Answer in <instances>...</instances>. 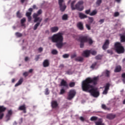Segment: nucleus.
Segmentation results:
<instances>
[{
    "instance_id": "31",
    "label": "nucleus",
    "mask_w": 125,
    "mask_h": 125,
    "mask_svg": "<svg viewBox=\"0 0 125 125\" xmlns=\"http://www.w3.org/2000/svg\"><path fill=\"white\" fill-rule=\"evenodd\" d=\"M62 20L66 21V20H68V15L64 14L62 17Z\"/></svg>"
},
{
    "instance_id": "61",
    "label": "nucleus",
    "mask_w": 125,
    "mask_h": 125,
    "mask_svg": "<svg viewBox=\"0 0 125 125\" xmlns=\"http://www.w3.org/2000/svg\"><path fill=\"white\" fill-rule=\"evenodd\" d=\"M33 9H38V7H37V5H33Z\"/></svg>"
},
{
    "instance_id": "2",
    "label": "nucleus",
    "mask_w": 125,
    "mask_h": 125,
    "mask_svg": "<svg viewBox=\"0 0 125 125\" xmlns=\"http://www.w3.org/2000/svg\"><path fill=\"white\" fill-rule=\"evenodd\" d=\"M50 39L52 42L56 43V46L59 49H61L67 43L66 42H63L64 38L63 37V33L61 32L54 34Z\"/></svg>"
},
{
    "instance_id": "18",
    "label": "nucleus",
    "mask_w": 125,
    "mask_h": 125,
    "mask_svg": "<svg viewBox=\"0 0 125 125\" xmlns=\"http://www.w3.org/2000/svg\"><path fill=\"white\" fill-rule=\"evenodd\" d=\"M51 106L54 109H55L57 107H58V103H57V101H53L51 103Z\"/></svg>"
},
{
    "instance_id": "52",
    "label": "nucleus",
    "mask_w": 125,
    "mask_h": 125,
    "mask_svg": "<svg viewBox=\"0 0 125 125\" xmlns=\"http://www.w3.org/2000/svg\"><path fill=\"white\" fill-rule=\"evenodd\" d=\"M90 53L92 55H96V53H97V52H96V51H92L91 52H90Z\"/></svg>"
},
{
    "instance_id": "5",
    "label": "nucleus",
    "mask_w": 125,
    "mask_h": 125,
    "mask_svg": "<svg viewBox=\"0 0 125 125\" xmlns=\"http://www.w3.org/2000/svg\"><path fill=\"white\" fill-rule=\"evenodd\" d=\"M79 40H80V42H89V44H92L93 43V41L91 38H89L87 36H82L79 38Z\"/></svg>"
},
{
    "instance_id": "40",
    "label": "nucleus",
    "mask_w": 125,
    "mask_h": 125,
    "mask_svg": "<svg viewBox=\"0 0 125 125\" xmlns=\"http://www.w3.org/2000/svg\"><path fill=\"white\" fill-rule=\"evenodd\" d=\"M65 92H66V91L65 90V89L62 88L60 90V94L61 95L64 94Z\"/></svg>"
},
{
    "instance_id": "30",
    "label": "nucleus",
    "mask_w": 125,
    "mask_h": 125,
    "mask_svg": "<svg viewBox=\"0 0 125 125\" xmlns=\"http://www.w3.org/2000/svg\"><path fill=\"white\" fill-rule=\"evenodd\" d=\"M16 15H17V17H18V18H22V14H21V13H20V11H18L17 12Z\"/></svg>"
},
{
    "instance_id": "1",
    "label": "nucleus",
    "mask_w": 125,
    "mask_h": 125,
    "mask_svg": "<svg viewBox=\"0 0 125 125\" xmlns=\"http://www.w3.org/2000/svg\"><path fill=\"white\" fill-rule=\"evenodd\" d=\"M98 77L91 78L88 77L84 80L82 83V89L83 91L89 92L91 96L95 98H97L100 95V92L98 88L93 85H96L98 82ZM91 84H93L91 85Z\"/></svg>"
},
{
    "instance_id": "36",
    "label": "nucleus",
    "mask_w": 125,
    "mask_h": 125,
    "mask_svg": "<svg viewBox=\"0 0 125 125\" xmlns=\"http://www.w3.org/2000/svg\"><path fill=\"white\" fill-rule=\"evenodd\" d=\"M97 65V62H95L93 63H92V64L91 65V66H90V68L91 69H94V68H95V66Z\"/></svg>"
},
{
    "instance_id": "12",
    "label": "nucleus",
    "mask_w": 125,
    "mask_h": 125,
    "mask_svg": "<svg viewBox=\"0 0 125 125\" xmlns=\"http://www.w3.org/2000/svg\"><path fill=\"white\" fill-rule=\"evenodd\" d=\"M19 110H20V111H23L24 114H26V113H27V111L26 110V105L25 104H23L19 106Z\"/></svg>"
},
{
    "instance_id": "45",
    "label": "nucleus",
    "mask_w": 125,
    "mask_h": 125,
    "mask_svg": "<svg viewBox=\"0 0 125 125\" xmlns=\"http://www.w3.org/2000/svg\"><path fill=\"white\" fill-rule=\"evenodd\" d=\"M88 19L89 20V23H90V24H91V23H92V22H93L94 21L93 18L92 17H89Z\"/></svg>"
},
{
    "instance_id": "15",
    "label": "nucleus",
    "mask_w": 125,
    "mask_h": 125,
    "mask_svg": "<svg viewBox=\"0 0 125 125\" xmlns=\"http://www.w3.org/2000/svg\"><path fill=\"white\" fill-rule=\"evenodd\" d=\"M42 19L38 20V22L35 24L33 27V29L34 30V31H36V30L38 29V27H39V26L41 25V22H42Z\"/></svg>"
},
{
    "instance_id": "39",
    "label": "nucleus",
    "mask_w": 125,
    "mask_h": 125,
    "mask_svg": "<svg viewBox=\"0 0 125 125\" xmlns=\"http://www.w3.org/2000/svg\"><path fill=\"white\" fill-rule=\"evenodd\" d=\"M25 22H26V19L23 18L21 21V24H22V26H24L23 24H24Z\"/></svg>"
},
{
    "instance_id": "4",
    "label": "nucleus",
    "mask_w": 125,
    "mask_h": 125,
    "mask_svg": "<svg viewBox=\"0 0 125 125\" xmlns=\"http://www.w3.org/2000/svg\"><path fill=\"white\" fill-rule=\"evenodd\" d=\"M114 49L118 54H123L125 52V47L120 42H116L115 43Z\"/></svg>"
},
{
    "instance_id": "37",
    "label": "nucleus",
    "mask_w": 125,
    "mask_h": 125,
    "mask_svg": "<svg viewBox=\"0 0 125 125\" xmlns=\"http://www.w3.org/2000/svg\"><path fill=\"white\" fill-rule=\"evenodd\" d=\"M102 58V56L100 55H98L95 57V59H96V60H101Z\"/></svg>"
},
{
    "instance_id": "55",
    "label": "nucleus",
    "mask_w": 125,
    "mask_h": 125,
    "mask_svg": "<svg viewBox=\"0 0 125 125\" xmlns=\"http://www.w3.org/2000/svg\"><path fill=\"white\" fill-rule=\"evenodd\" d=\"M104 21H105V19H101L99 22L100 23V24H103V23H104Z\"/></svg>"
},
{
    "instance_id": "57",
    "label": "nucleus",
    "mask_w": 125,
    "mask_h": 125,
    "mask_svg": "<svg viewBox=\"0 0 125 125\" xmlns=\"http://www.w3.org/2000/svg\"><path fill=\"white\" fill-rule=\"evenodd\" d=\"M75 57H77V55L76 54H74L73 55H72L71 56V59H73L75 58Z\"/></svg>"
},
{
    "instance_id": "60",
    "label": "nucleus",
    "mask_w": 125,
    "mask_h": 125,
    "mask_svg": "<svg viewBox=\"0 0 125 125\" xmlns=\"http://www.w3.org/2000/svg\"><path fill=\"white\" fill-rule=\"evenodd\" d=\"M38 50L40 52H42V50H43V49L42 47H40L38 49Z\"/></svg>"
},
{
    "instance_id": "38",
    "label": "nucleus",
    "mask_w": 125,
    "mask_h": 125,
    "mask_svg": "<svg viewBox=\"0 0 125 125\" xmlns=\"http://www.w3.org/2000/svg\"><path fill=\"white\" fill-rule=\"evenodd\" d=\"M101 3H102V0H97L96 2V4L98 6L100 5Z\"/></svg>"
},
{
    "instance_id": "19",
    "label": "nucleus",
    "mask_w": 125,
    "mask_h": 125,
    "mask_svg": "<svg viewBox=\"0 0 125 125\" xmlns=\"http://www.w3.org/2000/svg\"><path fill=\"white\" fill-rule=\"evenodd\" d=\"M122 71V66L121 65H117L114 69L115 73H120Z\"/></svg>"
},
{
    "instance_id": "48",
    "label": "nucleus",
    "mask_w": 125,
    "mask_h": 125,
    "mask_svg": "<svg viewBox=\"0 0 125 125\" xmlns=\"http://www.w3.org/2000/svg\"><path fill=\"white\" fill-rule=\"evenodd\" d=\"M40 56H41L40 55H37L35 57V60L36 61H39V60L40 59Z\"/></svg>"
},
{
    "instance_id": "63",
    "label": "nucleus",
    "mask_w": 125,
    "mask_h": 125,
    "mask_svg": "<svg viewBox=\"0 0 125 125\" xmlns=\"http://www.w3.org/2000/svg\"><path fill=\"white\" fill-rule=\"evenodd\" d=\"M28 60H29V58H28V57H26L25 58V61L26 62H27V61H28Z\"/></svg>"
},
{
    "instance_id": "20",
    "label": "nucleus",
    "mask_w": 125,
    "mask_h": 125,
    "mask_svg": "<svg viewBox=\"0 0 125 125\" xmlns=\"http://www.w3.org/2000/svg\"><path fill=\"white\" fill-rule=\"evenodd\" d=\"M79 17L80 19H85V18H87L86 15L83 13H79Z\"/></svg>"
},
{
    "instance_id": "25",
    "label": "nucleus",
    "mask_w": 125,
    "mask_h": 125,
    "mask_svg": "<svg viewBox=\"0 0 125 125\" xmlns=\"http://www.w3.org/2000/svg\"><path fill=\"white\" fill-rule=\"evenodd\" d=\"M23 78H21L18 82L15 84V86H18L19 85H20V84H22V83H23Z\"/></svg>"
},
{
    "instance_id": "46",
    "label": "nucleus",
    "mask_w": 125,
    "mask_h": 125,
    "mask_svg": "<svg viewBox=\"0 0 125 125\" xmlns=\"http://www.w3.org/2000/svg\"><path fill=\"white\" fill-rule=\"evenodd\" d=\"M45 95H48V94H49V91H48V88H46L45 89Z\"/></svg>"
},
{
    "instance_id": "14",
    "label": "nucleus",
    "mask_w": 125,
    "mask_h": 125,
    "mask_svg": "<svg viewBox=\"0 0 125 125\" xmlns=\"http://www.w3.org/2000/svg\"><path fill=\"white\" fill-rule=\"evenodd\" d=\"M90 54V50H86L85 51H83V53L82 54V55L84 57H88Z\"/></svg>"
},
{
    "instance_id": "64",
    "label": "nucleus",
    "mask_w": 125,
    "mask_h": 125,
    "mask_svg": "<svg viewBox=\"0 0 125 125\" xmlns=\"http://www.w3.org/2000/svg\"><path fill=\"white\" fill-rule=\"evenodd\" d=\"M59 68H64V65L63 64H60L59 66Z\"/></svg>"
},
{
    "instance_id": "8",
    "label": "nucleus",
    "mask_w": 125,
    "mask_h": 125,
    "mask_svg": "<svg viewBox=\"0 0 125 125\" xmlns=\"http://www.w3.org/2000/svg\"><path fill=\"white\" fill-rule=\"evenodd\" d=\"M42 13V9H40L38 12L37 13H34L33 14V18H34V22L37 23L38 20L41 19H42L40 17H38L39 15H41Z\"/></svg>"
},
{
    "instance_id": "27",
    "label": "nucleus",
    "mask_w": 125,
    "mask_h": 125,
    "mask_svg": "<svg viewBox=\"0 0 125 125\" xmlns=\"http://www.w3.org/2000/svg\"><path fill=\"white\" fill-rule=\"evenodd\" d=\"M102 108L104 110H107V111H110V110H111V109H110V108L107 107V106H106L104 104H102Z\"/></svg>"
},
{
    "instance_id": "22",
    "label": "nucleus",
    "mask_w": 125,
    "mask_h": 125,
    "mask_svg": "<svg viewBox=\"0 0 125 125\" xmlns=\"http://www.w3.org/2000/svg\"><path fill=\"white\" fill-rule=\"evenodd\" d=\"M115 118H116V115L115 114H110L106 116V119H108V120H113Z\"/></svg>"
},
{
    "instance_id": "21",
    "label": "nucleus",
    "mask_w": 125,
    "mask_h": 125,
    "mask_svg": "<svg viewBox=\"0 0 125 125\" xmlns=\"http://www.w3.org/2000/svg\"><path fill=\"white\" fill-rule=\"evenodd\" d=\"M59 30V28L57 26L52 27L50 28V31L52 33H56Z\"/></svg>"
},
{
    "instance_id": "17",
    "label": "nucleus",
    "mask_w": 125,
    "mask_h": 125,
    "mask_svg": "<svg viewBox=\"0 0 125 125\" xmlns=\"http://www.w3.org/2000/svg\"><path fill=\"white\" fill-rule=\"evenodd\" d=\"M77 27L81 31L83 30V23L82 21H80L77 23Z\"/></svg>"
},
{
    "instance_id": "3",
    "label": "nucleus",
    "mask_w": 125,
    "mask_h": 125,
    "mask_svg": "<svg viewBox=\"0 0 125 125\" xmlns=\"http://www.w3.org/2000/svg\"><path fill=\"white\" fill-rule=\"evenodd\" d=\"M76 3V0H73L71 3V8L72 10H78V11H83L84 7L83 6V1L80 0L78 2V3L75 5Z\"/></svg>"
},
{
    "instance_id": "43",
    "label": "nucleus",
    "mask_w": 125,
    "mask_h": 125,
    "mask_svg": "<svg viewBox=\"0 0 125 125\" xmlns=\"http://www.w3.org/2000/svg\"><path fill=\"white\" fill-rule=\"evenodd\" d=\"M16 36H17V37H18V38H21V37H22V34L19 32H17L16 33Z\"/></svg>"
},
{
    "instance_id": "50",
    "label": "nucleus",
    "mask_w": 125,
    "mask_h": 125,
    "mask_svg": "<svg viewBox=\"0 0 125 125\" xmlns=\"http://www.w3.org/2000/svg\"><path fill=\"white\" fill-rule=\"evenodd\" d=\"M81 43H80V47L81 48H83V46L84 45V42H82V41H80Z\"/></svg>"
},
{
    "instance_id": "9",
    "label": "nucleus",
    "mask_w": 125,
    "mask_h": 125,
    "mask_svg": "<svg viewBox=\"0 0 125 125\" xmlns=\"http://www.w3.org/2000/svg\"><path fill=\"white\" fill-rule=\"evenodd\" d=\"M110 86H111V84L109 83H107L104 86V90L103 92V94L106 95L108 93L109 89H110Z\"/></svg>"
},
{
    "instance_id": "58",
    "label": "nucleus",
    "mask_w": 125,
    "mask_h": 125,
    "mask_svg": "<svg viewBox=\"0 0 125 125\" xmlns=\"http://www.w3.org/2000/svg\"><path fill=\"white\" fill-rule=\"evenodd\" d=\"M27 18L28 22H31V20H32V17L30 16L29 17H27Z\"/></svg>"
},
{
    "instance_id": "62",
    "label": "nucleus",
    "mask_w": 125,
    "mask_h": 125,
    "mask_svg": "<svg viewBox=\"0 0 125 125\" xmlns=\"http://www.w3.org/2000/svg\"><path fill=\"white\" fill-rule=\"evenodd\" d=\"M28 11H29V12H31V13H32V12H33V8H30L28 9Z\"/></svg>"
},
{
    "instance_id": "41",
    "label": "nucleus",
    "mask_w": 125,
    "mask_h": 125,
    "mask_svg": "<svg viewBox=\"0 0 125 125\" xmlns=\"http://www.w3.org/2000/svg\"><path fill=\"white\" fill-rule=\"evenodd\" d=\"M122 78H123V82L125 83V73H124L122 74Z\"/></svg>"
},
{
    "instance_id": "35",
    "label": "nucleus",
    "mask_w": 125,
    "mask_h": 125,
    "mask_svg": "<svg viewBox=\"0 0 125 125\" xmlns=\"http://www.w3.org/2000/svg\"><path fill=\"white\" fill-rule=\"evenodd\" d=\"M76 85V83L75 82H70L69 84V87H74Z\"/></svg>"
},
{
    "instance_id": "10",
    "label": "nucleus",
    "mask_w": 125,
    "mask_h": 125,
    "mask_svg": "<svg viewBox=\"0 0 125 125\" xmlns=\"http://www.w3.org/2000/svg\"><path fill=\"white\" fill-rule=\"evenodd\" d=\"M109 44H110V41L108 40H106L103 45V49L106 50L109 47Z\"/></svg>"
},
{
    "instance_id": "42",
    "label": "nucleus",
    "mask_w": 125,
    "mask_h": 125,
    "mask_svg": "<svg viewBox=\"0 0 125 125\" xmlns=\"http://www.w3.org/2000/svg\"><path fill=\"white\" fill-rule=\"evenodd\" d=\"M70 55L69 54H65L62 55L63 58H69Z\"/></svg>"
},
{
    "instance_id": "7",
    "label": "nucleus",
    "mask_w": 125,
    "mask_h": 125,
    "mask_svg": "<svg viewBox=\"0 0 125 125\" xmlns=\"http://www.w3.org/2000/svg\"><path fill=\"white\" fill-rule=\"evenodd\" d=\"M76 94H77V92H76V90L74 89L69 90L68 93L67 99H68V100H72V99H73V98L76 96Z\"/></svg>"
},
{
    "instance_id": "16",
    "label": "nucleus",
    "mask_w": 125,
    "mask_h": 125,
    "mask_svg": "<svg viewBox=\"0 0 125 125\" xmlns=\"http://www.w3.org/2000/svg\"><path fill=\"white\" fill-rule=\"evenodd\" d=\"M43 67L46 68V67H49V60H45L43 62Z\"/></svg>"
},
{
    "instance_id": "28",
    "label": "nucleus",
    "mask_w": 125,
    "mask_h": 125,
    "mask_svg": "<svg viewBox=\"0 0 125 125\" xmlns=\"http://www.w3.org/2000/svg\"><path fill=\"white\" fill-rule=\"evenodd\" d=\"M83 60V58L81 57H78L75 59V61H78L79 62H82Z\"/></svg>"
},
{
    "instance_id": "44",
    "label": "nucleus",
    "mask_w": 125,
    "mask_h": 125,
    "mask_svg": "<svg viewBox=\"0 0 125 125\" xmlns=\"http://www.w3.org/2000/svg\"><path fill=\"white\" fill-rule=\"evenodd\" d=\"M107 53H108L109 54H111V55H112V54H114V52H113V50H107Z\"/></svg>"
},
{
    "instance_id": "29",
    "label": "nucleus",
    "mask_w": 125,
    "mask_h": 125,
    "mask_svg": "<svg viewBox=\"0 0 125 125\" xmlns=\"http://www.w3.org/2000/svg\"><path fill=\"white\" fill-rule=\"evenodd\" d=\"M6 110V108L3 106H0V113L4 112Z\"/></svg>"
},
{
    "instance_id": "24",
    "label": "nucleus",
    "mask_w": 125,
    "mask_h": 125,
    "mask_svg": "<svg viewBox=\"0 0 125 125\" xmlns=\"http://www.w3.org/2000/svg\"><path fill=\"white\" fill-rule=\"evenodd\" d=\"M110 71L106 70L104 72L105 77H106V78H110Z\"/></svg>"
},
{
    "instance_id": "54",
    "label": "nucleus",
    "mask_w": 125,
    "mask_h": 125,
    "mask_svg": "<svg viewBox=\"0 0 125 125\" xmlns=\"http://www.w3.org/2000/svg\"><path fill=\"white\" fill-rule=\"evenodd\" d=\"M85 26H86V28L87 29V30H90V29H91L90 25H89L88 24H86Z\"/></svg>"
},
{
    "instance_id": "6",
    "label": "nucleus",
    "mask_w": 125,
    "mask_h": 125,
    "mask_svg": "<svg viewBox=\"0 0 125 125\" xmlns=\"http://www.w3.org/2000/svg\"><path fill=\"white\" fill-rule=\"evenodd\" d=\"M58 4L60 6V9L62 12L65 11V9L67 8V6L64 2V0H58Z\"/></svg>"
},
{
    "instance_id": "32",
    "label": "nucleus",
    "mask_w": 125,
    "mask_h": 125,
    "mask_svg": "<svg viewBox=\"0 0 125 125\" xmlns=\"http://www.w3.org/2000/svg\"><path fill=\"white\" fill-rule=\"evenodd\" d=\"M120 39H121V42H125V35H121Z\"/></svg>"
},
{
    "instance_id": "34",
    "label": "nucleus",
    "mask_w": 125,
    "mask_h": 125,
    "mask_svg": "<svg viewBox=\"0 0 125 125\" xmlns=\"http://www.w3.org/2000/svg\"><path fill=\"white\" fill-rule=\"evenodd\" d=\"M51 53L53 55H56L57 54H58V51H57V50L53 49L52 50Z\"/></svg>"
},
{
    "instance_id": "11",
    "label": "nucleus",
    "mask_w": 125,
    "mask_h": 125,
    "mask_svg": "<svg viewBox=\"0 0 125 125\" xmlns=\"http://www.w3.org/2000/svg\"><path fill=\"white\" fill-rule=\"evenodd\" d=\"M12 116V110H10L8 111V113L6 115V122H8L10 120V117Z\"/></svg>"
},
{
    "instance_id": "33",
    "label": "nucleus",
    "mask_w": 125,
    "mask_h": 125,
    "mask_svg": "<svg viewBox=\"0 0 125 125\" xmlns=\"http://www.w3.org/2000/svg\"><path fill=\"white\" fill-rule=\"evenodd\" d=\"M98 120V117L96 116H92L90 118V121H95Z\"/></svg>"
},
{
    "instance_id": "49",
    "label": "nucleus",
    "mask_w": 125,
    "mask_h": 125,
    "mask_svg": "<svg viewBox=\"0 0 125 125\" xmlns=\"http://www.w3.org/2000/svg\"><path fill=\"white\" fill-rule=\"evenodd\" d=\"M23 76H24V77H28V76H29V72H24L23 73Z\"/></svg>"
},
{
    "instance_id": "23",
    "label": "nucleus",
    "mask_w": 125,
    "mask_h": 125,
    "mask_svg": "<svg viewBox=\"0 0 125 125\" xmlns=\"http://www.w3.org/2000/svg\"><path fill=\"white\" fill-rule=\"evenodd\" d=\"M61 86H65V87H68V83L67 82L62 79L61 82Z\"/></svg>"
},
{
    "instance_id": "26",
    "label": "nucleus",
    "mask_w": 125,
    "mask_h": 125,
    "mask_svg": "<svg viewBox=\"0 0 125 125\" xmlns=\"http://www.w3.org/2000/svg\"><path fill=\"white\" fill-rule=\"evenodd\" d=\"M97 14V10H94L89 14V15L90 16H94V15H96Z\"/></svg>"
},
{
    "instance_id": "47",
    "label": "nucleus",
    "mask_w": 125,
    "mask_h": 125,
    "mask_svg": "<svg viewBox=\"0 0 125 125\" xmlns=\"http://www.w3.org/2000/svg\"><path fill=\"white\" fill-rule=\"evenodd\" d=\"M119 15H120V13H119V12H116L115 13H114V17H118V16H119Z\"/></svg>"
},
{
    "instance_id": "56",
    "label": "nucleus",
    "mask_w": 125,
    "mask_h": 125,
    "mask_svg": "<svg viewBox=\"0 0 125 125\" xmlns=\"http://www.w3.org/2000/svg\"><path fill=\"white\" fill-rule=\"evenodd\" d=\"M80 121H81V122H83L84 121H85V119H84V118H83V116L80 117Z\"/></svg>"
},
{
    "instance_id": "59",
    "label": "nucleus",
    "mask_w": 125,
    "mask_h": 125,
    "mask_svg": "<svg viewBox=\"0 0 125 125\" xmlns=\"http://www.w3.org/2000/svg\"><path fill=\"white\" fill-rule=\"evenodd\" d=\"M3 116H4V114L3 113H1L0 115V120L2 119V118H3Z\"/></svg>"
},
{
    "instance_id": "13",
    "label": "nucleus",
    "mask_w": 125,
    "mask_h": 125,
    "mask_svg": "<svg viewBox=\"0 0 125 125\" xmlns=\"http://www.w3.org/2000/svg\"><path fill=\"white\" fill-rule=\"evenodd\" d=\"M95 124L96 125H105V124L103 123V119H102V118H99L98 121L95 122Z\"/></svg>"
},
{
    "instance_id": "51",
    "label": "nucleus",
    "mask_w": 125,
    "mask_h": 125,
    "mask_svg": "<svg viewBox=\"0 0 125 125\" xmlns=\"http://www.w3.org/2000/svg\"><path fill=\"white\" fill-rule=\"evenodd\" d=\"M85 14H90V9L85 10Z\"/></svg>"
},
{
    "instance_id": "53",
    "label": "nucleus",
    "mask_w": 125,
    "mask_h": 125,
    "mask_svg": "<svg viewBox=\"0 0 125 125\" xmlns=\"http://www.w3.org/2000/svg\"><path fill=\"white\" fill-rule=\"evenodd\" d=\"M31 15H32V13L31 12H28L26 13V16H27V17H29L31 16Z\"/></svg>"
}]
</instances>
